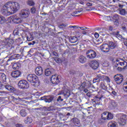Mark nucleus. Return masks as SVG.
Instances as JSON below:
<instances>
[{
  "mask_svg": "<svg viewBox=\"0 0 127 127\" xmlns=\"http://www.w3.org/2000/svg\"><path fill=\"white\" fill-rule=\"evenodd\" d=\"M20 4L16 2L8 1L4 4L1 12L4 16H9L15 13L19 9Z\"/></svg>",
  "mask_w": 127,
  "mask_h": 127,
  "instance_id": "f257e3e1",
  "label": "nucleus"
},
{
  "mask_svg": "<svg viewBox=\"0 0 127 127\" xmlns=\"http://www.w3.org/2000/svg\"><path fill=\"white\" fill-rule=\"evenodd\" d=\"M13 45V40L7 38L5 39L2 42V49L6 51H10L14 48Z\"/></svg>",
  "mask_w": 127,
  "mask_h": 127,
  "instance_id": "f03ea898",
  "label": "nucleus"
},
{
  "mask_svg": "<svg viewBox=\"0 0 127 127\" xmlns=\"http://www.w3.org/2000/svg\"><path fill=\"white\" fill-rule=\"evenodd\" d=\"M27 81L32 83L33 85H35L36 84L39 82L38 77L36 75L33 74H30L27 76Z\"/></svg>",
  "mask_w": 127,
  "mask_h": 127,
  "instance_id": "7ed1b4c3",
  "label": "nucleus"
},
{
  "mask_svg": "<svg viewBox=\"0 0 127 127\" xmlns=\"http://www.w3.org/2000/svg\"><path fill=\"white\" fill-rule=\"evenodd\" d=\"M100 81H106V82H110V78L108 76L98 74L97 77L93 79L94 83L98 82Z\"/></svg>",
  "mask_w": 127,
  "mask_h": 127,
  "instance_id": "20e7f679",
  "label": "nucleus"
},
{
  "mask_svg": "<svg viewBox=\"0 0 127 127\" xmlns=\"http://www.w3.org/2000/svg\"><path fill=\"white\" fill-rule=\"evenodd\" d=\"M18 88L20 89H26L29 88V84L25 80H21L18 83Z\"/></svg>",
  "mask_w": 127,
  "mask_h": 127,
  "instance_id": "39448f33",
  "label": "nucleus"
},
{
  "mask_svg": "<svg viewBox=\"0 0 127 127\" xmlns=\"http://www.w3.org/2000/svg\"><path fill=\"white\" fill-rule=\"evenodd\" d=\"M86 56L87 58L89 59H94L97 56V54L96 52L93 50H89L86 51Z\"/></svg>",
  "mask_w": 127,
  "mask_h": 127,
  "instance_id": "423d86ee",
  "label": "nucleus"
},
{
  "mask_svg": "<svg viewBox=\"0 0 127 127\" xmlns=\"http://www.w3.org/2000/svg\"><path fill=\"white\" fill-rule=\"evenodd\" d=\"M29 15H30V11L27 9H23L19 13L20 17L23 19L28 18Z\"/></svg>",
  "mask_w": 127,
  "mask_h": 127,
  "instance_id": "0eeeda50",
  "label": "nucleus"
},
{
  "mask_svg": "<svg viewBox=\"0 0 127 127\" xmlns=\"http://www.w3.org/2000/svg\"><path fill=\"white\" fill-rule=\"evenodd\" d=\"M114 78V81L118 85H120L123 82V75L121 74L115 75Z\"/></svg>",
  "mask_w": 127,
  "mask_h": 127,
  "instance_id": "6e6552de",
  "label": "nucleus"
},
{
  "mask_svg": "<svg viewBox=\"0 0 127 127\" xmlns=\"http://www.w3.org/2000/svg\"><path fill=\"white\" fill-rule=\"evenodd\" d=\"M99 62L95 60L90 62V64H89V65L91 68L93 69V70L98 69V68H99Z\"/></svg>",
  "mask_w": 127,
  "mask_h": 127,
  "instance_id": "1a4fd4ad",
  "label": "nucleus"
},
{
  "mask_svg": "<svg viewBox=\"0 0 127 127\" xmlns=\"http://www.w3.org/2000/svg\"><path fill=\"white\" fill-rule=\"evenodd\" d=\"M100 88H102V90L105 91H101V92L103 95V96L107 97V87L105 85V84L103 82L100 83Z\"/></svg>",
  "mask_w": 127,
  "mask_h": 127,
  "instance_id": "9d476101",
  "label": "nucleus"
},
{
  "mask_svg": "<svg viewBox=\"0 0 127 127\" xmlns=\"http://www.w3.org/2000/svg\"><path fill=\"white\" fill-rule=\"evenodd\" d=\"M10 19H11L12 22L15 24H19L22 22L20 18L17 17L16 15L10 16Z\"/></svg>",
  "mask_w": 127,
  "mask_h": 127,
  "instance_id": "9b49d317",
  "label": "nucleus"
},
{
  "mask_svg": "<svg viewBox=\"0 0 127 127\" xmlns=\"http://www.w3.org/2000/svg\"><path fill=\"white\" fill-rule=\"evenodd\" d=\"M116 63H118V64H116V65H115V66L116 67L118 66H121L127 67V63L125 61H123L122 59L117 60H116Z\"/></svg>",
  "mask_w": 127,
  "mask_h": 127,
  "instance_id": "f8f14e48",
  "label": "nucleus"
},
{
  "mask_svg": "<svg viewBox=\"0 0 127 127\" xmlns=\"http://www.w3.org/2000/svg\"><path fill=\"white\" fill-rule=\"evenodd\" d=\"M51 82L52 83L56 84L59 83V78L56 74L52 75L51 77Z\"/></svg>",
  "mask_w": 127,
  "mask_h": 127,
  "instance_id": "ddd939ff",
  "label": "nucleus"
},
{
  "mask_svg": "<svg viewBox=\"0 0 127 127\" xmlns=\"http://www.w3.org/2000/svg\"><path fill=\"white\" fill-rule=\"evenodd\" d=\"M110 47L107 44H104L100 46V49L103 51V52L107 53L109 52Z\"/></svg>",
  "mask_w": 127,
  "mask_h": 127,
  "instance_id": "4468645a",
  "label": "nucleus"
},
{
  "mask_svg": "<svg viewBox=\"0 0 127 127\" xmlns=\"http://www.w3.org/2000/svg\"><path fill=\"white\" fill-rule=\"evenodd\" d=\"M41 99L46 103H51L54 100V97L51 96H45L41 97Z\"/></svg>",
  "mask_w": 127,
  "mask_h": 127,
  "instance_id": "2eb2a0df",
  "label": "nucleus"
},
{
  "mask_svg": "<svg viewBox=\"0 0 127 127\" xmlns=\"http://www.w3.org/2000/svg\"><path fill=\"white\" fill-rule=\"evenodd\" d=\"M35 73L38 76L42 75L43 74V69L41 66H38L36 67Z\"/></svg>",
  "mask_w": 127,
  "mask_h": 127,
  "instance_id": "dca6fc26",
  "label": "nucleus"
},
{
  "mask_svg": "<svg viewBox=\"0 0 127 127\" xmlns=\"http://www.w3.org/2000/svg\"><path fill=\"white\" fill-rule=\"evenodd\" d=\"M21 72L19 70L13 71L11 72V76L13 78H18L20 77Z\"/></svg>",
  "mask_w": 127,
  "mask_h": 127,
  "instance_id": "f3484780",
  "label": "nucleus"
},
{
  "mask_svg": "<svg viewBox=\"0 0 127 127\" xmlns=\"http://www.w3.org/2000/svg\"><path fill=\"white\" fill-rule=\"evenodd\" d=\"M12 68L14 70H16L20 68V64L19 63H12Z\"/></svg>",
  "mask_w": 127,
  "mask_h": 127,
  "instance_id": "a211bd4d",
  "label": "nucleus"
},
{
  "mask_svg": "<svg viewBox=\"0 0 127 127\" xmlns=\"http://www.w3.org/2000/svg\"><path fill=\"white\" fill-rule=\"evenodd\" d=\"M6 80H7V77L6 76V74L3 72H0V80L2 82H6Z\"/></svg>",
  "mask_w": 127,
  "mask_h": 127,
  "instance_id": "6ab92c4d",
  "label": "nucleus"
},
{
  "mask_svg": "<svg viewBox=\"0 0 127 127\" xmlns=\"http://www.w3.org/2000/svg\"><path fill=\"white\" fill-rule=\"evenodd\" d=\"M4 88L12 93L15 91V88L9 84H6V86H4Z\"/></svg>",
  "mask_w": 127,
  "mask_h": 127,
  "instance_id": "aec40b11",
  "label": "nucleus"
},
{
  "mask_svg": "<svg viewBox=\"0 0 127 127\" xmlns=\"http://www.w3.org/2000/svg\"><path fill=\"white\" fill-rule=\"evenodd\" d=\"M53 73L52 72V69L50 68H47L46 70H45V75L47 76H49L51 75V74Z\"/></svg>",
  "mask_w": 127,
  "mask_h": 127,
  "instance_id": "412c9836",
  "label": "nucleus"
},
{
  "mask_svg": "<svg viewBox=\"0 0 127 127\" xmlns=\"http://www.w3.org/2000/svg\"><path fill=\"white\" fill-rule=\"evenodd\" d=\"M107 45H108V47H109L111 49H114L117 46L116 43L112 41H110Z\"/></svg>",
  "mask_w": 127,
  "mask_h": 127,
  "instance_id": "4be33fe9",
  "label": "nucleus"
},
{
  "mask_svg": "<svg viewBox=\"0 0 127 127\" xmlns=\"http://www.w3.org/2000/svg\"><path fill=\"white\" fill-rule=\"evenodd\" d=\"M79 62L82 64L86 62V58L83 55H81L79 57Z\"/></svg>",
  "mask_w": 127,
  "mask_h": 127,
  "instance_id": "5701e85b",
  "label": "nucleus"
},
{
  "mask_svg": "<svg viewBox=\"0 0 127 127\" xmlns=\"http://www.w3.org/2000/svg\"><path fill=\"white\" fill-rule=\"evenodd\" d=\"M19 57V55H14V56H12L11 58L8 59V61H7V63H8L9 61H11L12 60H18Z\"/></svg>",
  "mask_w": 127,
  "mask_h": 127,
  "instance_id": "b1692460",
  "label": "nucleus"
},
{
  "mask_svg": "<svg viewBox=\"0 0 127 127\" xmlns=\"http://www.w3.org/2000/svg\"><path fill=\"white\" fill-rule=\"evenodd\" d=\"M108 114H111L110 113H108L107 112H104V113H102L101 114V119L106 121V119L108 116Z\"/></svg>",
  "mask_w": 127,
  "mask_h": 127,
  "instance_id": "393cba45",
  "label": "nucleus"
},
{
  "mask_svg": "<svg viewBox=\"0 0 127 127\" xmlns=\"http://www.w3.org/2000/svg\"><path fill=\"white\" fill-rule=\"evenodd\" d=\"M78 39L76 37H72L69 38V42L71 43H75V42H77Z\"/></svg>",
  "mask_w": 127,
  "mask_h": 127,
  "instance_id": "a878e982",
  "label": "nucleus"
},
{
  "mask_svg": "<svg viewBox=\"0 0 127 127\" xmlns=\"http://www.w3.org/2000/svg\"><path fill=\"white\" fill-rule=\"evenodd\" d=\"M6 19L4 17L0 15V24H3L6 22Z\"/></svg>",
  "mask_w": 127,
  "mask_h": 127,
  "instance_id": "bb28decb",
  "label": "nucleus"
},
{
  "mask_svg": "<svg viewBox=\"0 0 127 127\" xmlns=\"http://www.w3.org/2000/svg\"><path fill=\"white\" fill-rule=\"evenodd\" d=\"M27 5L30 6H34L35 2L32 0H27Z\"/></svg>",
  "mask_w": 127,
  "mask_h": 127,
  "instance_id": "cd10ccee",
  "label": "nucleus"
},
{
  "mask_svg": "<svg viewBox=\"0 0 127 127\" xmlns=\"http://www.w3.org/2000/svg\"><path fill=\"white\" fill-rule=\"evenodd\" d=\"M80 12H81L80 10H76L75 11H74L71 13V15L74 17L79 16V15H76V14H78L79 13H80Z\"/></svg>",
  "mask_w": 127,
  "mask_h": 127,
  "instance_id": "c85d7f7f",
  "label": "nucleus"
},
{
  "mask_svg": "<svg viewBox=\"0 0 127 127\" xmlns=\"http://www.w3.org/2000/svg\"><path fill=\"white\" fill-rule=\"evenodd\" d=\"M108 127H116V124L114 122H110L107 125Z\"/></svg>",
  "mask_w": 127,
  "mask_h": 127,
  "instance_id": "c756f323",
  "label": "nucleus"
},
{
  "mask_svg": "<svg viewBox=\"0 0 127 127\" xmlns=\"http://www.w3.org/2000/svg\"><path fill=\"white\" fill-rule=\"evenodd\" d=\"M20 115H21V116H22L23 117H26L27 113L25 112V110H22L20 111Z\"/></svg>",
  "mask_w": 127,
  "mask_h": 127,
  "instance_id": "7c9ffc66",
  "label": "nucleus"
},
{
  "mask_svg": "<svg viewBox=\"0 0 127 127\" xmlns=\"http://www.w3.org/2000/svg\"><path fill=\"white\" fill-rule=\"evenodd\" d=\"M27 41L30 42L33 40V36L31 34H29L27 37Z\"/></svg>",
  "mask_w": 127,
  "mask_h": 127,
  "instance_id": "2f4dec72",
  "label": "nucleus"
},
{
  "mask_svg": "<svg viewBox=\"0 0 127 127\" xmlns=\"http://www.w3.org/2000/svg\"><path fill=\"white\" fill-rule=\"evenodd\" d=\"M114 118V116L111 113H108V116L105 118V120H112Z\"/></svg>",
  "mask_w": 127,
  "mask_h": 127,
  "instance_id": "473e14b6",
  "label": "nucleus"
},
{
  "mask_svg": "<svg viewBox=\"0 0 127 127\" xmlns=\"http://www.w3.org/2000/svg\"><path fill=\"white\" fill-rule=\"evenodd\" d=\"M126 122V121L125 119L121 118V121H120V125H121V126H125Z\"/></svg>",
  "mask_w": 127,
  "mask_h": 127,
  "instance_id": "72a5a7b5",
  "label": "nucleus"
},
{
  "mask_svg": "<svg viewBox=\"0 0 127 127\" xmlns=\"http://www.w3.org/2000/svg\"><path fill=\"white\" fill-rule=\"evenodd\" d=\"M123 90L127 92V81L124 82V84H123Z\"/></svg>",
  "mask_w": 127,
  "mask_h": 127,
  "instance_id": "f704fd0d",
  "label": "nucleus"
},
{
  "mask_svg": "<svg viewBox=\"0 0 127 127\" xmlns=\"http://www.w3.org/2000/svg\"><path fill=\"white\" fill-rule=\"evenodd\" d=\"M120 14L121 15H125L126 14V10L124 9H120Z\"/></svg>",
  "mask_w": 127,
  "mask_h": 127,
  "instance_id": "c9c22d12",
  "label": "nucleus"
},
{
  "mask_svg": "<svg viewBox=\"0 0 127 127\" xmlns=\"http://www.w3.org/2000/svg\"><path fill=\"white\" fill-rule=\"evenodd\" d=\"M36 7H32L31 8V13L32 14H34L36 12Z\"/></svg>",
  "mask_w": 127,
  "mask_h": 127,
  "instance_id": "e433bc0d",
  "label": "nucleus"
},
{
  "mask_svg": "<svg viewBox=\"0 0 127 127\" xmlns=\"http://www.w3.org/2000/svg\"><path fill=\"white\" fill-rule=\"evenodd\" d=\"M113 19L114 20L118 21L119 19V15L117 14H114V15H113Z\"/></svg>",
  "mask_w": 127,
  "mask_h": 127,
  "instance_id": "4c0bfd02",
  "label": "nucleus"
},
{
  "mask_svg": "<svg viewBox=\"0 0 127 127\" xmlns=\"http://www.w3.org/2000/svg\"><path fill=\"white\" fill-rule=\"evenodd\" d=\"M18 34H19V31L18 29H15L13 31V34H14V35H18Z\"/></svg>",
  "mask_w": 127,
  "mask_h": 127,
  "instance_id": "58836bf2",
  "label": "nucleus"
},
{
  "mask_svg": "<svg viewBox=\"0 0 127 127\" xmlns=\"http://www.w3.org/2000/svg\"><path fill=\"white\" fill-rule=\"evenodd\" d=\"M47 110H48V111H49V112L55 111V107L50 106L47 108Z\"/></svg>",
  "mask_w": 127,
  "mask_h": 127,
  "instance_id": "ea45409f",
  "label": "nucleus"
},
{
  "mask_svg": "<svg viewBox=\"0 0 127 127\" xmlns=\"http://www.w3.org/2000/svg\"><path fill=\"white\" fill-rule=\"evenodd\" d=\"M26 122L28 124H31L32 122V119L31 118H27V120H26Z\"/></svg>",
  "mask_w": 127,
  "mask_h": 127,
  "instance_id": "a19ab883",
  "label": "nucleus"
},
{
  "mask_svg": "<svg viewBox=\"0 0 127 127\" xmlns=\"http://www.w3.org/2000/svg\"><path fill=\"white\" fill-rule=\"evenodd\" d=\"M127 67L124 66L123 67H117V70L118 71H122L123 70H125L126 69Z\"/></svg>",
  "mask_w": 127,
  "mask_h": 127,
  "instance_id": "79ce46f5",
  "label": "nucleus"
},
{
  "mask_svg": "<svg viewBox=\"0 0 127 127\" xmlns=\"http://www.w3.org/2000/svg\"><path fill=\"white\" fill-rule=\"evenodd\" d=\"M65 27H66V25H65L64 24L59 25V28L61 29H63V28H64Z\"/></svg>",
  "mask_w": 127,
  "mask_h": 127,
  "instance_id": "37998d69",
  "label": "nucleus"
},
{
  "mask_svg": "<svg viewBox=\"0 0 127 127\" xmlns=\"http://www.w3.org/2000/svg\"><path fill=\"white\" fill-rule=\"evenodd\" d=\"M52 54L53 56H55V57H59V55H58V53L56 52L55 51H54L52 53Z\"/></svg>",
  "mask_w": 127,
  "mask_h": 127,
  "instance_id": "c03bdc74",
  "label": "nucleus"
},
{
  "mask_svg": "<svg viewBox=\"0 0 127 127\" xmlns=\"http://www.w3.org/2000/svg\"><path fill=\"white\" fill-rule=\"evenodd\" d=\"M6 85L7 84L3 85L2 83L0 81V89L3 90Z\"/></svg>",
  "mask_w": 127,
  "mask_h": 127,
  "instance_id": "a18cd8bd",
  "label": "nucleus"
},
{
  "mask_svg": "<svg viewBox=\"0 0 127 127\" xmlns=\"http://www.w3.org/2000/svg\"><path fill=\"white\" fill-rule=\"evenodd\" d=\"M54 60H55V62L57 63H61V60L58 58H54Z\"/></svg>",
  "mask_w": 127,
  "mask_h": 127,
  "instance_id": "49530a36",
  "label": "nucleus"
},
{
  "mask_svg": "<svg viewBox=\"0 0 127 127\" xmlns=\"http://www.w3.org/2000/svg\"><path fill=\"white\" fill-rule=\"evenodd\" d=\"M16 42L19 44H22V40L20 38H19L18 39H16Z\"/></svg>",
  "mask_w": 127,
  "mask_h": 127,
  "instance_id": "de8ad7c7",
  "label": "nucleus"
},
{
  "mask_svg": "<svg viewBox=\"0 0 127 127\" xmlns=\"http://www.w3.org/2000/svg\"><path fill=\"white\" fill-rule=\"evenodd\" d=\"M79 28V27H77V26H72V25L69 26V28H73L74 29H78Z\"/></svg>",
  "mask_w": 127,
  "mask_h": 127,
  "instance_id": "09e8293b",
  "label": "nucleus"
},
{
  "mask_svg": "<svg viewBox=\"0 0 127 127\" xmlns=\"http://www.w3.org/2000/svg\"><path fill=\"white\" fill-rule=\"evenodd\" d=\"M35 43H36V42L35 41H32L31 42H30L28 44V45L29 46H33L34 45V44H35Z\"/></svg>",
  "mask_w": 127,
  "mask_h": 127,
  "instance_id": "8fccbe9b",
  "label": "nucleus"
},
{
  "mask_svg": "<svg viewBox=\"0 0 127 127\" xmlns=\"http://www.w3.org/2000/svg\"><path fill=\"white\" fill-rule=\"evenodd\" d=\"M57 102H59V101H61L63 102V99H62V96H60L58 97V98L57 100Z\"/></svg>",
  "mask_w": 127,
  "mask_h": 127,
  "instance_id": "3c124183",
  "label": "nucleus"
},
{
  "mask_svg": "<svg viewBox=\"0 0 127 127\" xmlns=\"http://www.w3.org/2000/svg\"><path fill=\"white\" fill-rule=\"evenodd\" d=\"M95 38L98 39L99 37V34L98 33H95L94 34Z\"/></svg>",
  "mask_w": 127,
  "mask_h": 127,
  "instance_id": "603ef678",
  "label": "nucleus"
},
{
  "mask_svg": "<svg viewBox=\"0 0 127 127\" xmlns=\"http://www.w3.org/2000/svg\"><path fill=\"white\" fill-rule=\"evenodd\" d=\"M85 84V82L82 83V85H81V88H82V89H84L85 88V86H86Z\"/></svg>",
  "mask_w": 127,
  "mask_h": 127,
  "instance_id": "864d4df0",
  "label": "nucleus"
},
{
  "mask_svg": "<svg viewBox=\"0 0 127 127\" xmlns=\"http://www.w3.org/2000/svg\"><path fill=\"white\" fill-rule=\"evenodd\" d=\"M75 121H77V119H75V118L73 119V122H74V124L75 125H79V122H75Z\"/></svg>",
  "mask_w": 127,
  "mask_h": 127,
  "instance_id": "5fc2aeb1",
  "label": "nucleus"
},
{
  "mask_svg": "<svg viewBox=\"0 0 127 127\" xmlns=\"http://www.w3.org/2000/svg\"><path fill=\"white\" fill-rule=\"evenodd\" d=\"M119 33H120V32L117 31L116 32H113L112 34L114 36H118L119 35Z\"/></svg>",
  "mask_w": 127,
  "mask_h": 127,
  "instance_id": "6e6d98bb",
  "label": "nucleus"
},
{
  "mask_svg": "<svg viewBox=\"0 0 127 127\" xmlns=\"http://www.w3.org/2000/svg\"><path fill=\"white\" fill-rule=\"evenodd\" d=\"M16 127H24V126L22 124H17L16 125Z\"/></svg>",
  "mask_w": 127,
  "mask_h": 127,
  "instance_id": "4d7b16f0",
  "label": "nucleus"
},
{
  "mask_svg": "<svg viewBox=\"0 0 127 127\" xmlns=\"http://www.w3.org/2000/svg\"><path fill=\"white\" fill-rule=\"evenodd\" d=\"M79 28H80V29L82 30H85L87 29V27H79Z\"/></svg>",
  "mask_w": 127,
  "mask_h": 127,
  "instance_id": "13d9d810",
  "label": "nucleus"
},
{
  "mask_svg": "<svg viewBox=\"0 0 127 127\" xmlns=\"http://www.w3.org/2000/svg\"><path fill=\"white\" fill-rule=\"evenodd\" d=\"M82 34L83 35H86L88 34V32L87 30H85V31L82 32Z\"/></svg>",
  "mask_w": 127,
  "mask_h": 127,
  "instance_id": "bf43d9fd",
  "label": "nucleus"
},
{
  "mask_svg": "<svg viewBox=\"0 0 127 127\" xmlns=\"http://www.w3.org/2000/svg\"><path fill=\"white\" fill-rule=\"evenodd\" d=\"M87 6H91L92 5V3L91 2H88L86 3Z\"/></svg>",
  "mask_w": 127,
  "mask_h": 127,
  "instance_id": "052dcab7",
  "label": "nucleus"
},
{
  "mask_svg": "<svg viewBox=\"0 0 127 127\" xmlns=\"http://www.w3.org/2000/svg\"><path fill=\"white\" fill-rule=\"evenodd\" d=\"M112 94L113 95V96H116L117 95V92L113 91V92H112Z\"/></svg>",
  "mask_w": 127,
  "mask_h": 127,
  "instance_id": "680f3d73",
  "label": "nucleus"
},
{
  "mask_svg": "<svg viewBox=\"0 0 127 127\" xmlns=\"http://www.w3.org/2000/svg\"><path fill=\"white\" fill-rule=\"evenodd\" d=\"M86 96L89 97H91V93H90V92L87 93H86Z\"/></svg>",
  "mask_w": 127,
  "mask_h": 127,
  "instance_id": "e2e57ef3",
  "label": "nucleus"
},
{
  "mask_svg": "<svg viewBox=\"0 0 127 127\" xmlns=\"http://www.w3.org/2000/svg\"><path fill=\"white\" fill-rule=\"evenodd\" d=\"M74 73L75 72L73 70H71L70 71H69V74H70L71 75H74Z\"/></svg>",
  "mask_w": 127,
  "mask_h": 127,
  "instance_id": "0e129e2a",
  "label": "nucleus"
},
{
  "mask_svg": "<svg viewBox=\"0 0 127 127\" xmlns=\"http://www.w3.org/2000/svg\"><path fill=\"white\" fill-rule=\"evenodd\" d=\"M96 99H98V101H99L102 99V97H98V96L95 97Z\"/></svg>",
  "mask_w": 127,
  "mask_h": 127,
  "instance_id": "69168bd1",
  "label": "nucleus"
},
{
  "mask_svg": "<svg viewBox=\"0 0 127 127\" xmlns=\"http://www.w3.org/2000/svg\"><path fill=\"white\" fill-rule=\"evenodd\" d=\"M113 27L111 26H109V30H110V31H113Z\"/></svg>",
  "mask_w": 127,
  "mask_h": 127,
  "instance_id": "338daca9",
  "label": "nucleus"
},
{
  "mask_svg": "<svg viewBox=\"0 0 127 127\" xmlns=\"http://www.w3.org/2000/svg\"><path fill=\"white\" fill-rule=\"evenodd\" d=\"M83 92H84V93L88 92V90L87 89H83Z\"/></svg>",
  "mask_w": 127,
  "mask_h": 127,
  "instance_id": "774afa93",
  "label": "nucleus"
}]
</instances>
